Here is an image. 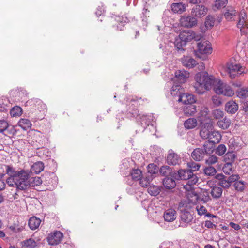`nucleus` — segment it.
Instances as JSON below:
<instances>
[{
	"instance_id": "473e14b6",
	"label": "nucleus",
	"mask_w": 248,
	"mask_h": 248,
	"mask_svg": "<svg viewBox=\"0 0 248 248\" xmlns=\"http://www.w3.org/2000/svg\"><path fill=\"white\" fill-rule=\"evenodd\" d=\"M210 194L214 198L218 199L222 195V189L219 186H215L212 188Z\"/></svg>"
},
{
	"instance_id": "f257e3e1",
	"label": "nucleus",
	"mask_w": 248,
	"mask_h": 248,
	"mask_svg": "<svg viewBox=\"0 0 248 248\" xmlns=\"http://www.w3.org/2000/svg\"><path fill=\"white\" fill-rule=\"evenodd\" d=\"M195 83L193 87L198 94H202L212 87L215 93L226 96H232L234 91L226 83L215 79L213 76H209L207 72L197 73L195 77Z\"/></svg>"
},
{
	"instance_id": "bb28decb",
	"label": "nucleus",
	"mask_w": 248,
	"mask_h": 248,
	"mask_svg": "<svg viewBox=\"0 0 248 248\" xmlns=\"http://www.w3.org/2000/svg\"><path fill=\"white\" fill-rule=\"evenodd\" d=\"M163 184L164 186L168 189L174 188L176 185L175 180L170 177L165 178L163 180Z\"/></svg>"
},
{
	"instance_id": "f8f14e48",
	"label": "nucleus",
	"mask_w": 248,
	"mask_h": 248,
	"mask_svg": "<svg viewBox=\"0 0 248 248\" xmlns=\"http://www.w3.org/2000/svg\"><path fill=\"white\" fill-rule=\"evenodd\" d=\"M207 12V8L202 5H197L191 10V15L194 17H201Z\"/></svg>"
},
{
	"instance_id": "0e129e2a",
	"label": "nucleus",
	"mask_w": 248,
	"mask_h": 248,
	"mask_svg": "<svg viewBox=\"0 0 248 248\" xmlns=\"http://www.w3.org/2000/svg\"><path fill=\"white\" fill-rule=\"evenodd\" d=\"M205 226L208 228H213L215 227V225L211 221L207 220L205 222Z\"/></svg>"
},
{
	"instance_id": "7c9ffc66",
	"label": "nucleus",
	"mask_w": 248,
	"mask_h": 248,
	"mask_svg": "<svg viewBox=\"0 0 248 248\" xmlns=\"http://www.w3.org/2000/svg\"><path fill=\"white\" fill-rule=\"evenodd\" d=\"M218 126L222 129H228L231 124V120L226 117L223 118L221 120H219L217 122Z\"/></svg>"
},
{
	"instance_id": "052dcab7",
	"label": "nucleus",
	"mask_w": 248,
	"mask_h": 248,
	"mask_svg": "<svg viewBox=\"0 0 248 248\" xmlns=\"http://www.w3.org/2000/svg\"><path fill=\"white\" fill-rule=\"evenodd\" d=\"M104 12L105 9L103 6L102 5L101 6H98L97 11L95 12V14L97 16H101Z\"/></svg>"
},
{
	"instance_id": "39448f33",
	"label": "nucleus",
	"mask_w": 248,
	"mask_h": 248,
	"mask_svg": "<svg viewBox=\"0 0 248 248\" xmlns=\"http://www.w3.org/2000/svg\"><path fill=\"white\" fill-rule=\"evenodd\" d=\"M208 143H204L202 148H197L191 153V157L196 161H200L203 159L205 156L212 152L211 148L208 147Z\"/></svg>"
},
{
	"instance_id": "7ed1b4c3",
	"label": "nucleus",
	"mask_w": 248,
	"mask_h": 248,
	"mask_svg": "<svg viewBox=\"0 0 248 248\" xmlns=\"http://www.w3.org/2000/svg\"><path fill=\"white\" fill-rule=\"evenodd\" d=\"M189 169H181L177 172H175L173 177L176 180H182L186 181V185H184V188L187 191L192 190V186L197 183L199 178L196 173L194 172L197 171L200 165L199 163L194 162H190L187 163Z\"/></svg>"
},
{
	"instance_id": "13d9d810",
	"label": "nucleus",
	"mask_w": 248,
	"mask_h": 248,
	"mask_svg": "<svg viewBox=\"0 0 248 248\" xmlns=\"http://www.w3.org/2000/svg\"><path fill=\"white\" fill-rule=\"evenodd\" d=\"M196 210L198 212V214L200 216L205 215L207 212V209L203 206H200V207L197 206Z\"/></svg>"
},
{
	"instance_id": "412c9836",
	"label": "nucleus",
	"mask_w": 248,
	"mask_h": 248,
	"mask_svg": "<svg viewBox=\"0 0 248 248\" xmlns=\"http://www.w3.org/2000/svg\"><path fill=\"white\" fill-rule=\"evenodd\" d=\"M237 12L232 7H227L224 16L228 21H232L235 18Z\"/></svg>"
},
{
	"instance_id": "dca6fc26",
	"label": "nucleus",
	"mask_w": 248,
	"mask_h": 248,
	"mask_svg": "<svg viewBox=\"0 0 248 248\" xmlns=\"http://www.w3.org/2000/svg\"><path fill=\"white\" fill-rule=\"evenodd\" d=\"M167 162L169 165H176L179 164L181 162V159L177 154L170 153L167 157Z\"/></svg>"
},
{
	"instance_id": "4d7b16f0",
	"label": "nucleus",
	"mask_w": 248,
	"mask_h": 248,
	"mask_svg": "<svg viewBox=\"0 0 248 248\" xmlns=\"http://www.w3.org/2000/svg\"><path fill=\"white\" fill-rule=\"evenodd\" d=\"M8 127V123L4 120L0 121V133L4 131Z\"/></svg>"
},
{
	"instance_id": "864d4df0",
	"label": "nucleus",
	"mask_w": 248,
	"mask_h": 248,
	"mask_svg": "<svg viewBox=\"0 0 248 248\" xmlns=\"http://www.w3.org/2000/svg\"><path fill=\"white\" fill-rule=\"evenodd\" d=\"M218 158L215 155H211L209 156L208 159H206V163L209 165H211L215 164L217 162Z\"/></svg>"
},
{
	"instance_id": "f3484780",
	"label": "nucleus",
	"mask_w": 248,
	"mask_h": 248,
	"mask_svg": "<svg viewBox=\"0 0 248 248\" xmlns=\"http://www.w3.org/2000/svg\"><path fill=\"white\" fill-rule=\"evenodd\" d=\"M178 101L182 102L185 105L194 103L195 99L193 95L188 93H183L178 99Z\"/></svg>"
},
{
	"instance_id": "5701e85b",
	"label": "nucleus",
	"mask_w": 248,
	"mask_h": 248,
	"mask_svg": "<svg viewBox=\"0 0 248 248\" xmlns=\"http://www.w3.org/2000/svg\"><path fill=\"white\" fill-rule=\"evenodd\" d=\"M44 169V164L41 161L36 162L31 167V171L35 174H39Z\"/></svg>"
},
{
	"instance_id": "4468645a",
	"label": "nucleus",
	"mask_w": 248,
	"mask_h": 248,
	"mask_svg": "<svg viewBox=\"0 0 248 248\" xmlns=\"http://www.w3.org/2000/svg\"><path fill=\"white\" fill-rule=\"evenodd\" d=\"M189 76V73L185 70H178L175 73L174 80L179 83H184Z\"/></svg>"
},
{
	"instance_id": "3c124183",
	"label": "nucleus",
	"mask_w": 248,
	"mask_h": 248,
	"mask_svg": "<svg viewBox=\"0 0 248 248\" xmlns=\"http://www.w3.org/2000/svg\"><path fill=\"white\" fill-rule=\"evenodd\" d=\"M228 0H216L214 7L217 9H221L225 7L227 5Z\"/></svg>"
},
{
	"instance_id": "6e6552de",
	"label": "nucleus",
	"mask_w": 248,
	"mask_h": 248,
	"mask_svg": "<svg viewBox=\"0 0 248 248\" xmlns=\"http://www.w3.org/2000/svg\"><path fill=\"white\" fill-rule=\"evenodd\" d=\"M26 104V106H30L39 112H44L46 109V105L42 100L37 98L30 99Z\"/></svg>"
},
{
	"instance_id": "603ef678",
	"label": "nucleus",
	"mask_w": 248,
	"mask_h": 248,
	"mask_svg": "<svg viewBox=\"0 0 248 248\" xmlns=\"http://www.w3.org/2000/svg\"><path fill=\"white\" fill-rule=\"evenodd\" d=\"M213 115L217 119H220L223 118L224 112L223 111L219 109H217L213 111Z\"/></svg>"
},
{
	"instance_id": "9b49d317",
	"label": "nucleus",
	"mask_w": 248,
	"mask_h": 248,
	"mask_svg": "<svg viewBox=\"0 0 248 248\" xmlns=\"http://www.w3.org/2000/svg\"><path fill=\"white\" fill-rule=\"evenodd\" d=\"M248 19H247L246 14L244 11H241L239 15V19L237 26L240 29L242 34H245L246 31L245 28H248Z\"/></svg>"
},
{
	"instance_id": "ddd939ff",
	"label": "nucleus",
	"mask_w": 248,
	"mask_h": 248,
	"mask_svg": "<svg viewBox=\"0 0 248 248\" xmlns=\"http://www.w3.org/2000/svg\"><path fill=\"white\" fill-rule=\"evenodd\" d=\"M63 234L60 231H56L48 237V242L51 245L58 244L62 240Z\"/></svg>"
},
{
	"instance_id": "72a5a7b5",
	"label": "nucleus",
	"mask_w": 248,
	"mask_h": 248,
	"mask_svg": "<svg viewBox=\"0 0 248 248\" xmlns=\"http://www.w3.org/2000/svg\"><path fill=\"white\" fill-rule=\"evenodd\" d=\"M186 43L184 41H182L179 37V38H176L174 42L175 47L180 53L184 51V49L183 47L186 46Z\"/></svg>"
},
{
	"instance_id": "cd10ccee",
	"label": "nucleus",
	"mask_w": 248,
	"mask_h": 248,
	"mask_svg": "<svg viewBox=\"0 0 248 248\" xmlns=\"http://www.w3.org/2000/svg\"><path fill=\"white\" fill-rule=\"evenodd\" d=\"M41 220L35 217H32L30 218L28 222L29 227L32 230L37 229L40 225Z\"/></svg>"
},
{
	"instance_id": "774afa93",
	"label": "nucleus",
	"mask_w": 248,
	"mask_h": 248,
	"mask_svg": "<svg viewBox=\"0 0 248 248\" xmlns=\"http://www.w3.org/2000/svg\"><path fill=\"white\" fill-rule=\"evenodd\" d=\"M201 201H203V203H205L210 200V198L208 195L206 196L204 198H200Z\"/></svg>"
},
{
	"instance_id": "8fccbe9b",
	"label": "nucleus",
	"mask_w": 248,
	"mask_h": 248,
	"mask_svg": "<svg viewBox=\"0 0 248 248\" xmlns=\"http://www.w3.org/2000/svg\"><path fill=\"white\" fill-rule=\"evenodd\" d=\"M226 151V147L224 144L219 145L216 149L215 153L217 155L221 156L223 155Z\"/></svg>"
},
{
	"instance_id": "f03ea898",
	"label": "nucleus",
	"mask_w": 248,
	"mask_h": 248,
	"mask_svg": "<svg viewBox=\"0 0 248 248\" xmlns=\"http://www.w3.org/2000/svg\"><path fill=\"white\" fill-rule=\"evenodd\" d=\"M6 172L9 177L6 179V183L10 186L16 187L17 190H25L30 187L39 186L42 180L39 177L30 178V171L29 170L22 169L16 171L10 166L6 165Z\"/></svg>"
},
{
	"instance_id": "ea45409f",
	"label": "nucleus",
	"mask_w": 248,
	"mask_h": 248,
	"mask_svg": "<svg viewBox=\"0 0 248 248\" xmlns=\"http://www.w3.org/2000/svg\"><path fill=\"white\" fill-rule=\"evenodd\" d=\"M159 172L161 175L167 176L172 173V169L168 166H163L160 168Z\"/></svg>"
},
{
	"instance_id": "6ab92c4d",
	"label": "nucleus",
	"mask_w": 248,
	"mask_h": 248,
	"mask_svg": "<svg viewBox=\"0 0 248 248\" xmlns=\"http://www.w3.org/2000/svg\"><path fill=\"white\" fill-rule=\"evenodd\" d=\"M163 217L166 221L172 222L176 218V212L173 209H168L164 212Z\"/></svg>"
},
{
	"instance_id": "680f3d73",
	"label": "nucleus",
	"mask_w": 248,
	"mask_h": 248,
	"mask_svg": "<svg viewBox=\"0 0 248 248\" xmlns=\"http://www.w3.org/2000/svg\"><path fill=\"white\" fill-rule=\"evenodd\" d=\"M7 110V105L4 103L3 100L0 99V111L4 112Z\"/></svg>"
},
{
	"instance_id": "e433bc0d",
	"label": "nucleus",
	"mask_w": 248,
	"mask_h": 248,
	"mask_svg": "<svg viewBox=\"0 0 248 248\" xmlns=\"http://www.w3.org/2000/svg\"><path fill=\"white\" fill-rule=\"evenodd\" d=\"M18 124L24 130H27L31 126V122L27 119H20Z\"/></svg>"
},
{
	"instance_id": "69168bd1",
	"label": "nucleus",
	"mask_w": 248,
	"mask_h": 248,
	"mask_svg": "<svg viewBox=\"0 0 248 248\" xmlns=\"http://www.w3.org/2000/svg\"><path fill=\"white\" fill-rule=\"evenodd\" d=\"M202 0H186V1L190 4H196L200 3Z\"/></svg>"
},
{
	"instance_id": "49530a36",
	"label": "nucleus",
	"mask_w": 248,
	"mask_h": 248,
	"mask_svg": "<svg viewBox=\"0 0 248 248\" xmlns=\"http://www.w3.org/2000/svg\"><path fill=\"white\" fill-rule=\"evenodd\" d=\"M234 187L239 192L243 191L245 189V182L243 181H237L234 183Z\"/></svg>"
},
{
	"instance_id": "e2e57ef3",
	"label": "nucleus",
	"mask_w": 248,
	"mask_h": 248,
	"mask_svg": "<svg viewBox=\"0 0 248 248\" xmlns=\"http://www.w3.org/2000/svg\"><path fill=\"white\" fill-rule=\"evenodd\" d=\"M229 224L232 228H233L235 230L238 231L241 229V227L239 226V225L236 224L234 222H231Z\"/></svg>"
},
{
	"instance_id": "2eb2a0df",
	"label": "nucleus",
	"mask_w": 248,
	"mask_h": 248,
	"mask_svg": "<svg viewBox=\"0 0 248 248\" xmlns=\"http://www.w3.org/2000/svg\"><path fill=\"white\" fill-rule=\"evenodd\" d=\"M225 110L228 113L233 114L238 110V105L235 101L230 100L226 103Z\"/></svg>"
},
{
	"instance_id": "c756f323",
	"label": "nucleus",
	"mask_w": 248,
	"mask_h": 248,
	"mask_svg": "<svg viewBox=\"0 0 248 248\" xmlns=\"http://www.w3.org/2000/svg\"><path fill=\"white\" fill-rule=\"evenodd\" d=\"M183 90L182 88L181 85L180 84H176L173 85L171 90V94L174 97H178L180 96L183 94Z\"/></svg>"
},
{
	"instance_id": "338daca9",
	"label": "nucleus",
	"mask_w": 248,
	"mask_h": 248,
	"mask_svg": "<svg viewBox=\"0 0 248 248\" xmlns=\"http://www.w3.org/2000/svg\"><path fill=\"white\" fill-rule=\"evenodd\" d=\"M243 110L246 112H248V102H245L243 104Z\"/></svg>"
},
{
	"instance_id": "b1692460",
	"label": "nucleus",
	"mask_w": 248,
	"mask_h": 248,
	"mask_svg": "<svg viewBox=\"0 0 248 248\" xmlns=\"http://www.w3.org/2000/svg\"><path fill=\"white\" fill-rule=\"evenodd\" d=\"M209 136L210 137H209L208 139L209 141L210 142L213 143H218L221 139V136L220 134L218 132L213 130L211 131Z\"/></svg>"
},
{
	"instance_id": "37998d69",
	"label": "nucleus",
	"mask_w": 248,
	"mask_h": 248,
	"mask_svg": "<svg viewBox=\"0 0 248 248\" xmlns=\"http://www.w3.org/2000/svg\"><path fill=\"white\" fill-rule=\"evenodd\" d=\"M22 113V110L21 107L18 106H16L13 107L10 110V114L12 116H19L21 115Z\"/></svg>"
},
{
	"instance_id": "c85d7f7f",
	"label": "nucleus",
	"mask_w": 248,
	"mask_h": 248,
	"mask_svg": "<svg viewBox=\"0 0 248 248\" xmlns=\"http://www.w3.org/2000/svg\"><path fill=\"white\" fill-rule=\"evenodd\" d=\"M196 111V107L194 103L186 105L184 108V112L186 115H192Z\"/></svg>"
},
{
	"instance_id": "423d86ee",
	"label": "nucleus",
	"mask_w": 248,
	"mask_h": 248,
	"mask_svg": "<svg viewBox=\"0 0 248 248\" xmlns=\"http://www.w3.org/2000/svg\"><path fill=\"white\" fill-rule=\"evenodd\" d=\"M226 71L229 75V77L233 79L236 76L244 73V69L239 64L228 62L226 64Z\"/></svg>"
},
{
	"instance_id": "a19ab883",
	"label": "nucleus",
	"mask_w": 248,
	"mask_h": 248,
	"mask_svg": "<svg viewBox=\"0 0 248 248\" xmlns=\"http://www.w3.org/2000/svg\"><path fill=\"white\" fill-rule=\"evenodd\" d=\"M150 16V11L147 9L144 8L142 14L141 15V18L143 22V26H145L147 25L148 17Z\"/></svg>"
},
{
	"instance_id": "393cba45",
	"label": "nucleus",
	"mask_w": 248,
	"mask_h": 248,
	"mask_svg": "<svg viewBox=\"0 0 248 248\" xmlns=\"http://www.w3.org/2000/svg\"><path fill=\"white\" fill-rule=\"evenodd\" d=\"M171 10L173 12L179 14H181L182 13L185 12L186 9V6L185 4L182 3H173L171 5Z\"/></svg>"
},
{
	"instance_id": "58836bf2",
	"label": "nucleus",
	"mask_w": 248,
	"mask_h": 248,
	"mask_svg": "<svg viewBox=\"0 0 248 248\" xmlns=\"http://www.w3.org/2000/svg\"><path fill=\"white\" fill-rule=\"evenodd\" d=\"M130 175L133 180L139 181L142 176V172L140 169H133L130 172Z\"/></svg>"
},
{
	"instance_id": "4be33fe9",
	"label": "nucleus",
	"mask_w": 248,
	"mask_h": 248,
	"mask_svg": "<svg viewBox=\"0 0 248 248\" xmlns=\"http://www.w3.org/2000/svg\"><path fill=\"white\" fill-rule=\"evenodd\" d=\"M182 62L184 66L189 68H193L196 65V61L190 57H184L182 59Z\"/></svg>"
},
{
	"instance_id": "2f4dec72",
	"label": "nucleus",
	"mask_w": 248,
	"mask_h": 248,
	"mask_svg": "<svg viewBox=\"0 0 248 248\" xmlns=\"http://www.w3.org/2000/svg\"><path fill=\"white\" fill-rule=\"evenodd\" d=\"M197 124V120L195 118H191L187 119L184 123V126L187 129L195 128Z\"/></svg>"
},
{
	"instance_id": "4c0bfd02",
	"label": "nucleus",
	"mask_w": 248,
	"mask_h": 248,
	"mask_svg": "<svg viewBox=\"0 0 248 248\" xmlns=\"http://www.w3.org/2000/svg\"><path fill=\"white\" fill-rule=\"evenodd\" d=\"M153 178L152 176H147L145 177H141L140 179H139V184L142 187H147L149 186L151 181L152 180Z\"/></svg>"
},
{
	"instance_id": "de8ad7c7",
	"label": "nucleus",
	"mask_w": 248,
	"mask_h": 248,
	"mask_svg": "<svg viewBox=\"0 0 248 248\" xmlns=\"http://www.w3.org/2000/svg\"><path fill=\"white\" fill-rule=\"evenodd\" d=\"M116 21L118 23L117 27L124 26V24L128 22V19L126 16H118L115 18Z\"/></svg>"
},
{
	"instance_id": "6e6d98bb",
	"label": "nucleus",
	"mask_w": 248,
	"mask_h": 248,
	"mask_svg": "<svg viewBox=\"0 0 248 248\" xmlns=\"http://www.w3.org/2000/svg\"><path fill=\"white\" fill-rule=\"evenodd\" d=\"M239 178L240 176L238 174H232L229 177H227V180L231 185L232 182L235 183L236 182Z\"/></svg>"
},
{
	"instance_id": "f704fd0d",
	"label": "nucleus",
	"mask_w": 248,
	"mask_h": 248,
	"mask_svg": "<svg viewBox=\"0 0 248 248\" xmlns=\"http://www.w3.org/2000/svg\"><path fill=\"white\" fill-rule=\"evenodd\" d=\"M21 243L23 248H34L37 245L36 241L32 238L23 241Z\"/></svg>"
},
{
	"instance_id": "c03bdc74",
	"label": "nucleus",
	"mask_w": 248,
	"mask_h": 248,
	"mask_svg": "<svg viewBox=\"0 0 248 248\" xmlns=\"http://www.w3.org/2000/svg\"><path fill=\"white\" fill-rule=\"evenodd\" d=\"M222 170L224 173L230 175L231 173H232L233 171L232 164L226 163L223 167Z\"/></svg>"
},
{
	"instance_id": "aec40b11",
	"label": "nucleus",
	"mask_w": 248,
	"mask_h": 248,
	"mask_svg": "<svg viewBox=\"0 0 248 248\" xmlns=\"http://www.w3.org/2000/svg\"><path fill=\"white\" fill-rule=\"evenodd\" d=\"M131 114L133 115L134 117H139L140 119L141 124L143 126L145 125H149L151 122V116H147L143 115L142 116H140V114H139L137 113V110H134V111L131 112Z\"/></svg>"
},
{
	"instance_id": "20e7f679",
	"label": "nucleus",
	"mask_w": 248,
	"mask_h": 248,
	"mask_svg": "<svg viewBox=\"0 0 248 248\" xmlns=\"http://www.w3.org/2000/svg\"><path fill=\"white\" fill-rule=\"evenodd\" d=\"M199 120L203 124L200 132V136L203 139H207L213 130V124L206 111L201 112Z\"/></svg>"
},
{
	"instance_id": "09e8293b",
	"label": "nucleus",
	"mask_w": 248,
	"mask_h": 248,
	"mask_svg": "<svg viewBox=\"0 0 248 248\" xmlns=\"http://www.w3.org/2000/svg\"><path fill=\"white\" fill-rule=\"evenodd\" d=\"M148 172L151 174H155L158 171V167L154 164H150L147 167Z\"/></svg>"
},
{
	"instance_id": "5fc2aeb1",
	"label": "nucleus",
	"mask_w": 248,
	"mask_h": 248,
	"mask_svg": "<svg viewBox=\"0 0 248 248\" xmlns=\"http://www.w3.org/2000/svg\"><path fill=\"white\" fill-rule=\"evenodd\" d=\"M159 189L155 186H151L148 188V192L152 195L156 196L159 193Z\"/></svg>"
},
{
	"instance_id": "0eeeda50",
	"label": "nucleus",
	"mask_w": 248,
	"mask_h": 248,
	"mask_svg": "<svg viewBox=\"0 0 248 248\" xmlns=\"http://www.w3.org/2000/svg\"><path fill=\"white\" fill-rule=\"evenodd\" d=\"M179 37L186 44L192 40L198 41L201 38L200 35L196 34L194 31L190 30L181 31L179 35Z\"/></svg>"
},
{
	"instance_id": "9d476101",
	"label": "nucleus",
	"mask_w": 248,
	"mask_h": 248,
	"mask_svg": "<svg viewBox=\"0 0 248 248\" xmlns=\"http://www.w3.org/2000/svg\"><path fill=\"white\" fill-rule=\"evenodd\" d=\"M180 23L183 27L191 28L197 24V20L193 16H184L181 17Z\"/></svg>"
},
{
	"instance_id": "a211bd4d",
	"label": "nucleus",
	"mask_w": 248,
	"mask_h": 248,
	"mask_svg": "<svg viewBox=\"0 0 248 248\" xmlns=\"http://www.w3.org/2000/svg\"><path fill=\"white\" fill-rule=\"evenodd\" d=\"M216 179L218 181V185L224 188H228L230 186L227 177L222 174H217L216 176Z\"/></svg>"
},
{
	"instance_id": "a878e982",
	"label": "nucleus",
	"mask_w": 248,
	"mask_h": 248,
	"mask_svg": "<svg viewBox=\"0 0 248 248\" xmlns=\"http://www.w3.org/2000/svg\"><path fill=\"white\" fill-rule=\"evenodd\" d=\"M181 219L185 223H188L193 219V217L189 212L186 211L185 209L181 210Z\"/></svg>"
},
{
	"instance_id": "a18cd8bd",
	"label": "nucleus",
	"mask_w": 248,
	"mask_h": 248,
	"mask_svg": "<svg viewBox=\"0 0 248 248\" xmlns=\"http://www.w3.org/2000/svg\"><path fill=\"white\" fill-rule=\"evenodd\" d=\"M217 170L216 169L212 166H208L204 169V173L207 176H214L216 174Z\"/></svg>"
},
{
	"instance_id": "79ce46f5",
	"label": "nucleus",
	"mask_w": 248,
	"mask_h": 248,
	"mask_svg": "<svg viewBox=\"0 0 248 248\" xmlns=\"http://www.w3.org/2000/svg\"><path fill=\"white\" fill-rule=\"evenodd\" d=\"M215 22V18L213 16L209 15L206 17L205 21V26L208 28H211L214 26Z\"/></svg>"
},
{
	"instance_id": "c9c22d12",
	"label": "nucleus",
	"mask_w": 248,
	"mask_h": 248,
	"mask_svg": "<svg viewBox=\"0 0 248 248\" xmlns=\"http://www.w3.org/2000/svg\"><path fill=\"white\" fill-rule=\"evenodd\" d=\"M236 156L234 152H228L224 156V160L226 163H232L234 161Z\"/></svg>"
},
{
	"instance_id": "bf43d9fd",
	"label": "nucleus",
	"mask_w": 248,
	"mask_h": 248,
	"mask_svg": "<svg viewBox=\"0 0 248 248\" xmlns=\"http://www.w3.org/2000/svg\"><path fill=\"white\" fill-rule=\"evenodd\" d=\"M212 101L213 104L216 106H219L221 104V99L219 97L215 95L212 98Z\"/></svg>"
},
{
	"instance_id": "1a4fd4ad",
	"label": "nucleus",
	"mask_w": 248,
	"mask_h": 248,
	"mask_svg": "<svg viewBox=\"0 0 248 248\" xmlns=\"http://www.w3.org/2000/svg\"><path fill=\"white\" fill-rule=\"evenodd\" d=\"M198 51L202 54H209L212 52L210 43L208 41H202L197 44Z\"/></svg>"
}]
</instances>
